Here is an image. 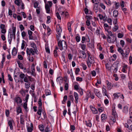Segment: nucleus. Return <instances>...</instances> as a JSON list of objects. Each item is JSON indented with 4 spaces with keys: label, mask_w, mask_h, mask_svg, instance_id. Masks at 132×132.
Masks as SVG:
<instances>
[{
    "label": "nucleus",
    "mask_w": 132,
    "mask_h": 132,
    "mask_svg": "<svg viewBox=\"0 0 132 132\" xmlns=\"http://www.w3.org/2000/svg\"><path fill=\"white\" fill-rule=\"evenodd\" d=\"M27 75H25L24 74L22 73H20L19 75V77L21 79L20 81L21 83L23 82V79L24 81L25 82H28V78Z\"/></svg>",
    "instance_id": "obj_1"
},
{
    "label": "nucleus",
    "mask_w": 132,
    "mask_h": 132,
    "mask_svg": "<svg viewBox=\"0 0 132 132\" xmlns=\"http://www.w3.org/2000/svg\"><path fill=\"white\" fill-rule=\"evenodd\" d=\"M112 115L113 116V117H109V119L110 120V121H112L113 123H114L116 121L115 117H117L116 111H115L114 109H112ZM110 122H109V123L110 124Z\"/></svg>",
    "instance_id": "obj_2"
},
{
    "label": "nucleus",
    "mask_w": 132,
    "mask_h": 132,
    "mask_svg": "<svg viewBox=\"0 0 132 132\" xmlns=\"http://www.w3.org/2000/svg\"><path fill=\"white\" fill-rule=\"evenodd\" d=\"M63 41H64V42L65 43V46H64V47H66L67 48V45L66 44V42L65 41H64L63 40H62V41H61V40H60L59 41H58V46L59 47V49L61 50H62L63 49V47L62 46V42Z\"/></svg>",
    "instance_id": "obj_3"
},
{
    "label": "nucleus",
    "mask_w": 132,
    "mask_h": 132,
    "mask_svg": "<svg viewBox=\"0 0 132 132\" xmlns=\"http://www.w3.org/2000/svg\"><path fill=\"white\" fill-rule=\"evenodd\" d=\"M34 49H33L32 48H27L26 49V52L28 56H30L31 55L30 53H31L32 55H34L35 54V51Z\"/></svg>",
    "instance_id": "obj_4"
},
{
    "label": "nucleus",
    "mask_w": 132,
    "mask_h": 132,
    "mask_svg": "<svg viewBox=\"0 0 132 132\" xmlns=\"http://www.w3.org/2000/svg\"><path fill=\"white\" fill-rule=\"evenodd\" d=\"M88 62H89L90 64H93L94 63V59L93 57L90 56L89 54L88 53Z\"/></svg>",
    "instance_id": "obj_5"
},
{
    "label": "nucleus",
    "mask_w": 132,
    "mask_h": 132,
    "mask_svg": "<svg viewBox=\"0 0 132 132\" xmlns=\"http://www.w3.org/2000/svg\"><path fill=\"white\" fill-rule=\"evenodd\" d=\"M115 40L116 39V38L114 36L110 37V36L108 35V42L109 43H113L115 41L114 39Z\"/></svg>",
    "instance_id": "obj_6"
},
{
    "label": "nucleus",
    "mask_w": 132,
    "mask_h": 132,
    "mask_svg": "<svg viewBox=\"0 0 132 132\" xmlns=\"http://www.w3.org/2000/svg\"><path fill=\"white\" fill-rule=\"evenodd\" d=\"M13 38V34H11L10 32L9 31V34L8 36V39L9 44L10 45L11 44L12 40Z\"/></svg>",
    "instance_id": "obj_7"
},
{
    "label": "nucleus",
    "mask_w": 132,
    "mask_h": 132,
    "mask_svg": "<svg viewBox=\"0 0 132 132\" xmlns=\"http://www.w3.org/2000/svg\"><path fill=\"white\" fill-rule=\"evenodd\" d=\"M15 101L17 104H20L22 103V101L21 98L19 96L16 97L15 98Z\"/></svg>",
    "instance_id": "obj_8"
},
{
    "label": "nucleus",
    "mask_w": 132,
    "mask_h": 132,
    "mask_svg": "<svg viewBox=\"0 0 132 132\" xmlns=\"http://www.w3.org/2000/svg\"><path fill=\"white\" fill-rule=\"evenodd\" d=\"M90 108L93 114H96L97 113V110L95 108L93 107L92 105L90 106Z\"/></svg>",
    "instance_id": "obj_9"
},
{
    "label": "nucleus",
    "mask_w": 132,
    "mask_h": 132,
    "mask_svg": "<svg viewBox=\"0 0 132 132\" xmlns=\"http://www.w3.org/2000/svg\"><path fill=\"white\" fill-rule=\"evenodd\" d=\"M106 88V87L103 86V87L102 88V93L104 95L106 96H107Z\"/></svg>",
    "instance_id": "obj_10"
},
{
    "label": "nucleus",
    "mask_w": 132,
    "mask_h": 132,
    "mask_svg": "<svg viewBox=\"0 0 132 132\" xmlns=\"http://www.w3.org/2000/svg\"><path fill=\"white\" fill-rule=\"evenodd\" d=\"M74 96L75 100V103H77L78 102V94L76 92L74 93Z\"/></svg>",
    "instance_id": "obj_11"
},
{
    "label": "nucleus",
    "mask_w": 132,
    "mask_h": 132,
    "mask_svg": "<svg viewBox=\"0 0 132 132\" xmlns=\"http://www.w3.org/2000/svg\"><path fill=\"white\" fill-rule=\"evenodd\" d=\"M48 4H46L45 5V9L46 11V12L47 13H50V8Z\"/></svg>",
    "instance_id": "obj_12"
},
{
    "label": "nucleus",
    "mask_w": 132,
    "mask_h": 132,
    "mask_svg": "<svg viewBox=\"0 0 132 132\" xmlns=\"http://www.w3.org/2000/svg\"><path fill=\"white\" fill-rule=\"evenodd\" d=\"M56 30L57 34L59 36H60L62 31V30L59 26L58 27L57 26Z\"/></svg>",
    "instance_id": "obj_13"
},
{
    "label": "nucleus",
    "mask_w": 132,
    "mask_h": 132,
    "mask_svg": "<svg viewBox=\"0 0 132 132\" xmlns=\"http://www.w3.org/2000/svg\"><path fill=\"white\" fill-rule=\"evenodd\" d=\"M13 122H14V121L13 120H10L8 122V124L11 130L13 129L12 123Z\"/></svg>",
    "instance_id": "obj_14"
},
{
    "label": "nucleus",
    "mask_w": 132,
    "mask_h": 132,
    "mask_svg": "<svg viewBox=\"0 0 132 132\" xmlns=\"http://www.w3.org/2000/svg\"><path fill=\"white\" fill-rule=\"evenodd\" d=\"M23 115H21L20 117V123L22 125L24 124V122L23 118Z\"/></svg>",
    "instance_id": "obj_15"
},
{
    "label": "nucleus",
    "mask_w": 132,
    "mask_h": 132,
    "mask_svg": "<svg viewBox=\"0 0 132 132\" xmlns=\"http://www.w3.org/2000/svg\"><path fill=\"white\" fill-rule=\"evenodd\" d=\"M31 74L33 76L35 74V65L34 64H33L31 66Z\"/></svg>",
    "instance_id": "obj_16"
},
{
    "label": "nucleus",
    "mask_w": 132,
    "mask_h": 132,
    "mask_svg": "<svg viewBox=\"0 0 132 132\" xmlns=\"http://www.w3.org/2000/svg\"><path fill=\"white\" fill-rule=\"evenodd\" d=\"M85 122L87 126L89 127H92V124L90 120H89L88 121H86Z\"/></svg>",
    "instance_id": "obj_17"
},
{
    "label": "nucleus",
    "mask_w": 132,
    "mask_h": 132,
    "mask_svg": "<svg viewBox=\"0 0 132 132\" xmlns=\"http://www.w3.org/2000/svg\"><path fill=\"white\" fill-rule=\"evenodd\" d=\"M107 118V115L105 114H102L101 119L103 122H104Z\"/></svg>",
    "instance_id": "obj_18"
},
{
    "label": "nucleus",
    "mask_w": 132,
    "mask_h": 132,
    "mask_svg": "<svg viewBox=\"0 0 132 132\" xmlns=\"http://www.w3.org/2000/svg\"><path fill=\"white\" fill-rule=\"evenodd\" d=\"M121 95L120 93H114L113 94L114 98H118Z\"/></svg>",
    "instance_id": "obj_19"
},
{
    "label": "nucleus",
    "mask_w": 132,
    "mask_h": 132,
    "mask_svg": "<svg viewBox=\"0 0 132 132\" xmlns=\"http://www.w3.org/2000/svg\"><path fill=\"white\" fill-rule=\"evenodd\" d=\"M38 103L39 104L38 109H42V100L41 99H39L38 101Z\"/></svg>",
    "instance_id": "obj_20"
},
{
    "label": "nucleus",
    "mask_w": 132,
    "mask_h": 132,
    "mask_svg": "<svg viewBox=\"0 0 132 132\" xmlns=\"http://www.w3.org/2000/svg\"><path fill=\"white\" fill-rule=\"evenodd\" d=\"M17 53L16 49L15 47L13 48L12 51V54L13 56L15 55Z\"/></svg>",
    "instance_id": "obj_21"
},
{
    "label": "nucleus",
    "mask_w": 132,
    "mask_h": 132,
    "mask_svg": "<svg viewBox=\"0 0 132 132\" xmlns=\"http://www.w3.org/2000/svg\"><path fill=\"white\" fill-rule=\"evenodd\" d=\"M16 112L17 115H18L20 113H22V110L21 108L20 107H18L16 108Z\"/></svg>",
    "instance_id": "obj_22"
},
{
    "label": "nucleus",
    "mask_w": 132,
    "mask_h": 132,
    "mask_svg": "<svg viewBox=\"0 0 132 132\" xmlns=\"http://www.w3.org/2000/svg\"><path fill=\"white\" fill-rule=\"evenodd\" d=\"M128 107L126 106H125L123 108V112L125 113H127L128 112Z\"/></svg>",
    "instance_id": "obj_23"
},
{
    "label": "nucleus",
    "mask_w": 132,
    "mask_h": 132,
    "mask_svg": "<svg viewBox=\"0 0 132 132\" xmlns=\"http://www.w3.org/2000/svg\"><path fill=\"white\" fill-rule=\"evenodd\" d=\"M79 53L80 54H82L83 55V57L84 59L86 58V55L84 51H83L80 50L79 51Z\"/></svg>",
    "instance_id": "obj_24"
},
{
    "label": "nucleus",
    "mask_w": 132,
    "mask_h": 132,
    "mask_svg": "<svg viewBox=\"0 0 132 132\" xmlns=\"http://www.w3.org/2000/svg\"><path fill=\"white\" fill-rule=\"evenodd\" d=\"M112 87L113 85L112 84L108 81V89L110 90Z\"/></svg>",
    "instance_id": "obj_25"
},
{
    "label": "nucleus",
    "mask_w": 132,
    "mask_h": 132,
    "mask_svg": "<svg viewBox=\"0 0 132 132\" xmlns=\"http://www.w3.org/2000/svg\"><path fill=\"white\" fill-rule=\"evenodd\" d=\"M29 80H28V82H27V83H25V88L28 89H29L30 87V83L29 82Z\"/></svg>",
    "instance_id": "obj_26"
},
{
    "label": "nucleus",
    "mask_w": 132,
    "mask_h": 132,
    "mask_svg": "<svg viewBox=\"0 0 132 132\" xmlns=\"http://www.w3.org/2000/svg\"><path fill=\"white\" fill-rule=\"evenodd\" d=\"M113 16L115 17L117 16L118 15V12L117 10H114L113 12Z\"/></svg>",
    "instance_id": "obj_27"
},
{
    "label": "nucleus",
    "mask_w": 132,
    "mask_h": 132,
    "mask_svg": "<svg viewBox=\"0 0 132 132\" xmlns=\"http://www.w3.org/2000/svg\"><path fill=\"white\" fill-rule=\"evenodd\" d=\"M17 63L19 67L21 69H23V65L19 61H17Z\"/></svg>",
    "instance_id": "obj_28"
},
{
    "label": "nucleus",
    "mask_w": 132,
    "mask_h": 132,
    "mask_svg": "<svg viewBox=\"0 0 132 132\" xmlns=\"http://www.w3.org/2000/svg\"><path fill=\"white\" fill-rule=\"evenodd\" d=\"M45 94L46 96H47L51 94V92L49 90L47 89L45 90Z\"/></svg>",
    "instance_id": "obj_29"
},
{
    "label": "nucleus",
    "mask_w": 132,
    "mask_h": 132,
    "mask_svg": "<svg viewBox=\"0 0 132 132\" xmlns=\"http://www.w3.org/2000/svg\"><path fill=\"white\" fill-rule=\"evenodd\" d=\"M39 130L41 131H43L44 130V127L43 125H40L39 126Z\"/></svg>",
    "instance_id": "obj_30"
},
{
    "label": "nucleus",
    "mask_w": 132,
    "mask_h": 132,
    "mask_svg": "<svg viewBox=\"0 0 132 132\" xmlns=\"http://www.w3.org/2000/svg\"><path fill=\"white\" fill-rule=\"evenodd\" d=\"M118 51L121 54L123 55V54L124 55L125 54L123 53V51L122 50L121 48H119L118 49Z\"/></svg>",
    "instance_id": "obj_31"
},
{
    "label": "nucleus",
    "mask_w": 132,
    "mask_h": 132,
    "mask_svg": "<svg viewBox=\"0 0 132 132\" xmlns=\"http://www.w3.org/2000/svg\"><path fill=\"white\" fill-rule=\"evenodd\" d=\"M130 51V49L128 48L126 49L125 51V54L126 55L125 56L127 57L126 55H128Z\"/></svg>",
    "instance_id": "obj_32"
},
{
    "label": "nucleus",
    "mask_w": 132,
    "mask_h": 132,
    "mask_svg": "<svg viewBox=\"0 0 132 132\" xmlns=\"http://www.w3.org/2000/svg\"><path fill=\"white\" fill-rule=\"evenodd\" d=\"M3 95H4L7 96L8 94L6 93V90L5 88L4 87L3 88Z\"/></svg>",
    "instance_id": "obj_33"
},
{
    "label": "nucleus",
    "mask_w": 132,
    "mask_h": 132,
    "mask_svg": "<svg viewBox=\"0 0 132 132\" xmlns=\"http://www.w3.org/2000/svg\"><path fill=\"white\" fill-rule=\"evenodd\" d=\"M25 41L23 40L22 41V43L21 44V49H23L24 48V46H25Z\"/></svg>",
    "instance_id": "obj_34"
},
{
    "label": "nucleus",
    "mask_w": 132,
    "mask_h": 132,
    "mask_svg": "<svg viewBox=\"0 0 132 132\" xmlns=\"http://www.w3.org/2000/svg\"><path fill=\"white\" fill-rule=\"evenodd\" d=\"M15 3L18 6L20 5V1L19 0H15L14 1Z\"/></svg>",
    "instance_id": "obj_35"
},
{
    "label": "nucleus",
    "mask_w": 132,
    "mask_h": 132,
    "mask_svg": "<svg viewBox=\"0 0 132 132\" xmlns=\"http://www.w3.org/2000/svg\"><path fill=\"white\" fill-rule=\"evenodd\" d=\"M132 84L131 82L130 81L128 83V87L130 90H131L132 89Z\"/></svg>",
    "instance_id": "obj_36"
},
{
    "label": "nucleus",
    "mask_w": 132,
    "mask_h": 132,
    "mask_svg": "<svg viewBox=\"0 0 132 132\" xmlns=\"http://www.w3.org/2000/svg\"><path fill=\"white\" fill-rule=\"evenodd\" d=\"M88 46L91 48H94V45L93 43H89L88 44Z\"/></svg>",
    "instance_id": "obj_37"
},
{
    "label": "nucleus",
    "mask_w": 132,
    "mask_h": 132,
    "mask_svg": "<svg viewBox=\"0 0 132 132\" xmlns=\"http://www.w3.org/2000/svg\"><path fill=\"white\" fill-rule=\"evenodd\" d=\"M67 96L66 95L63 98V101H62V103L63 104L65 103V102L66 101L67 99Z\"/></svg>",
    "instance_id": "obj_38"
},
{
    "label": "nucleus",
    "mask_w": 132,
    "mask_h": 132,
    "mask_svg": "<svg viewBox=\"0 0 132 132\" xmlns=\"http://www.w3.org/2000/svg\"><path fill=\"white\" fill-rule=\"evenodd\" d=\"M31 46L34 49H35L36 48V45L34 43H32L31 44Z\"/></svg>",
    "instance_id": "obj_39"
},
{
    "label": "nucleus",
    "mask_w": 132,
    "mask_h": 132,
    "mask_svg": "<svg viewBox=\"0 0 132 132\" xmlns=\"http://www.w3.org/2000/svg\"><path fill=\"white\" fill-rule=\"evenodd\" d=\"M8 76L9 80L11 81H13V79L11 75L9 74H8Z\"/></svg>",
    "instance_id": "obj_40"
},
{
    "label": "nucleus",
    "mask_w": 132,
    "mask_h": 132,
    "mask_svg": "<svg viewBox=\"0 0 132 132\" xmlns=\"http://www.w3.org/2000/svg\"><path fill=\"white\" fill-rule=\"evenodd\" d=\"M85 18L87 20H90L92 19V16L90 15H86Z\"/></svg>",
    "instance_id": "obj_41"
},
{
    "label": "nucleus",
    "mask_w": 132,
    "mask_h": 132,
    "mask_svg": "<svg viewBox=\"0 0 132 132\" xmlns=\"http://www.w3.org/2000/svg\"><path fill=\"white\" fill-rule=\"evenodd\" d=\"M81 46L82 49L84 51L86 48V45L84 44H81Z\"/></svg>",
    "instance_id": "obj_42"
},
{
    "label": "nucleus",
    "mask_w": 132,
    "mask_h": 132,
    "mask_svg": "<svg viewBox=\"0 0 132 132\" xmlns=\"http://www.w3.org/2000/svg\"><path fill=\"white\" fill-rule=\"evenodd\" d=\"M27 77L28 78V79L31 81H34V79L33 78H31L30 76H29L27 75Z\"/></svg>",
    "instance_id": "obj_43"
},
{
    "label": "nucleus",
    "mask_w": 132,
    "mask_h": 132,
    "mask_svg": "<svg viewBox=\"0 0 132 132\" xmlns=\"http://www.w3.org/2000/svg\"><path fill=\"white\" fill-rule=\"evenodd\" d=\"M119 63V61L116 62H115L114 63L115 64H116L117 65V67L115 68L114 69V71H115V72H116V71H117V68H118V64Z\"/></svg>",
    "instance_id": "obj_44"
},
{
    "label": "nucleus",
    "mask_w": 132,
    "mask_h": 132,
    "mask_svg": "<svg viewBox=\"0 0 132 132\" xmlns=\"http://www.w3.org/2000/svg\"><path fill=\"white\" fill-rule=\"evenodd\" d=\"M69 86L68 83H65L64 85V89L66 90H67Z\"/></svg>",
    "instance_id": "obj_45"
},
{
    "label": "nucleus",
    "mask_w": 132,
    "mask_h": 132,
    "mask_svg": "<svg viewBox=\"0 0 132 132\" xmlns=\"http://www.w3.org/2000/svg\"><path fill=\"white\" fill-rule=\"evenodd\" d=\"M27 102H25L23 104V107L24 109L26 110H27V109H28V108L27 107Z\"/></svg>",
    "instance_id": "obj_46"
},
{
    "label": "nucleus",
    "mask_w": 132,
    "mask_h": 132,
    "mask_svg": "<svg viewBox=\"0 0 132 132\" xmlns=\"http://www.w3.org/2000/svg\"><path fill=\"white\" fill-rule=\"evenodd\" d=\"M33 129V128L30 127V126L28 127L27 128L28 131L29 132H31L32 131Z\"/></svg>",
    "instance_id": "obj_47"
},
{
    "label": "nucleus",
    "mask_w": 132,
    "mask_h": 132,
    "mask_svg": "<svg viewBox=\"0 0 132 132\" xmlns=\"http://www.w3.org/2000/svg\"><path fill=\"white\" fill-rule=\"evenodd\" d=\"M47 20L46 22L47 23H49L50 22L51 17L50 16H48L47 17Z\"/></svg>",
    "instance_id": "obj_48"
},
{
    "label": "nucleus",
    "mask_w": 132,
    "mask_h": 132,
    "mask_svg": "<svg viewBox=\"0 0 132 132\" xmlns=\"http://www.w3.org/2000/svg\"><path fill=\"white\" fill-rule=\"evenodd\" d=\"M1 38L3 41H5L6 40L5 35L2 34L1 35Z\"/></svg>",
    "instance_id": "obj_49"
},
{
    "label": "nucleus",
    "mask_w": 132,
    "mask_h": 132,
    "mask_svg": "<svg viewBox=\"0 0 132 132\" xmlns=\"http://www.w3.org/2000/svg\"><path fill=\"white\" fill-rule=\"evenodd\" d=\"M42 109H39L37 112V113L40 116L41 114Z\"/></svg>",
    "instance_id": "obj_50"
},
{
    "label": "nucleus",
    "mask_w": 132,
    "mask_h": 132,
    "mask_svg": "<svg viewBox=\"0 0 132 132\" xmlns=\"http://www.w3.org/2000/svg\"><path fill=\"white\" fill-rule=\"evenodd\" d=\"M62 80V78L61 77H59L57 78L56 81L57 82H60V80Z\"/></svg>",
    "instance_id": "obj_51"
},
{
    "label": "nucleus",
    "mask_w": 132,
    "mask_h": 132,
    "mask_svg": "<svg viewBox=\"0 0 132 132\" xmlns=\"http://www.w3.org/2000/svg\"><path fill=\"white\" fill-rule=\"evenodd\" d=\"M29 59V60L30 61L33 62L34 60V59L32 57H31V58L30 59V55L28 56Z\"/></svg>",
    "instance_id": "obj_52"
},
{
    "label": "nucleus",
    "mask_w": 132,
    "mask_h": 132,
    "mask_svg": "<svg viewBox=\"0 0 132 132\" xmlns=\"http://www.w3.org/2000/svg\"><path fill=\"white\" fill-rule=\"evenodd\" d=\"M76 80L77 81H81L82 80V78L79 77H77L76 78Z\"/></svg>",
    "instance_id": "obj_53"
},
{
    "label": "nucleus",
    "mask_w": 132,
    "mask_h": 132,
    "mask_svg": "<svg viewBox=\"0 0 132 132\" xmlns=\"http://www.w3.org/2000/svg\"><path fill=\"white\" fill-rule=\"evenodd\" d=\"M76 39L77 42H79L80 40V38L79 36H77L76 37Z\"/></svg>",
    "instance_id": "obj_54"
},
{
    "label": "nucleus",
    "mask_w": 132,
    "mask_h": 132,
    "mask_svg": "<svg viewBox=\"0 0 132 132\" xmlns=\"http://www.w3.org/2000/svg\"><path fill=\"white\" fill-rule=\"evenodd\" d=\"M88 28L92 31H94L95 30V28H93L90 26L88 27Z\"/></svg>",
    "instance_id": "obj_55"
},
{
    "label": "nucleus",
    "mask_w": 132,
    "mask_h": 132,
    "mask_svg": "<svg viewBox=\"0 0 132 132\" xmlns=\"http://www.w3.org/2000/svg\"><path fill=\"white\" fill-rule=\"evenodd\" d=\"M104 28L105 31H107V24L106 23H104Z\"/></svg>",
    "instance_id": "obj_56"
},
{
    "label": "nucleus",
    "mask_w": 132,
    "mask_h": 132,
    "mask_svg": "<svg viewBox=\"0 0 132 132\" xmlns=\"http://www.w3.org/2000/svg\"><path fill=\"white\" fill-rule=\"evenodd\" d=\"M100 6L101 7L103 8V9L105 10V6L104 5V4L102 3H101L100 4Z\"/></svg>",
    "instance_id": "obj_57"
},
{
    "label": "nucleus",
    "mask_w": 132,
    "mask_h": 132,
    "mask_svg": "<svg viewBox=\"0 0 132 132\" xmlns=\"http://www.w3.org/2000/svg\"><path fill=\"white\" fill-rule=\"evenodd\" d=\"M70 128L71 130H74L75 129V126L74 125L70 126Z\"/></svg>",
    "instance_id": "obj_58"
},
{
    "label": "nucleus",
    "mask_w": 132,
    "mask_h": 132,
    "mask_svg": "<svg viewBox=\"0 0 132 132\" xmlns=\"http://www.w3.org/2000/svg\"><path fill=\"white\" fill-rule=\"evenodd\" d=\"M123 36V35L121 33H118V37L119 38H122Z\"/></svg>",
    "instance_id": "obj_59"
},
{
    "label": "nucleus",
    "mask_w": 132,
    "mask_h": 132,
    "mask_svg": "<svg viewBox=\"0 0 132 132\" xmlns=\"http://www.w3.org/2000/svg\"><path fill=\"white\" fill-rule=\"evenodd\" d=\"M80 71V69L79 68H77L75 71V73L76 75L78 74V72Z\"/></svg>",
    "instance_id": "obj_60"
},
{
    "label": "nucleus",
    "mask_w": 132,
    "mask_h": 132,
    "mask_svg": "<svg viewBox=\"0 0 132 132\" xmlns=\"http://www.w3.org/2000/svg\"><path fill=\"white\" fill-rule=\"evenodd\" d=\"M91 74L93 76H95L96 75V72L94 70H93L91 72Z\"/></svg>",
    "instance_id": "obj_61"
},
{
    "label": "nucleus",
    "mask_w": 132,
    "mask_h": 132,
    "mask_svg": "<svg viewBox=\"0 0 132 132\" xmlns=\"http://www.w3.org/2000/svg\"><path fill=\"white\" fill-rule=\"evenodd\" d=\"M49 73L51 75H53L54 73V71L53 69L50 68L49 71Z\"/></svg>",
    "instance_id": "obj_62"
},
{
    "label": "nucleus",
    "mask_w": 132,
    "mask_h": 132,
    "mask_svg": "<svg viewBox=\"0 0 132 132\" xmlns=\"http://www.w3.org/2000/svg\"><path fill=\"white\" fill-rule=\"evenodd\" d=\"M129 60L130 64H131L132 63V57L131 56H129Z\"/></svg>",
    "instance_id": "obj_63"
},
{
    "label": "nucleus",
    "mask_w": 132,
    "mask_h": 132,
    "mask_svg": "<svg viewBox=\"0 0 132 132\" xmlns=\"http://www.w3.org/2000/svg\"><path fill=\"white\" fill-rule=\"evenodd\" d=\"M0 28L1 30L5 29V25L4 24H2L0 25Z\"/></svg>",
    "instance_id": "obj_64"
}]
</instances>
